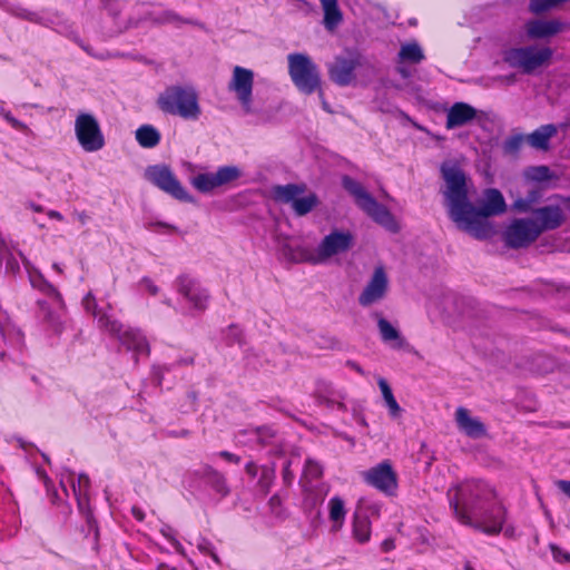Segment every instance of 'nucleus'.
Here are the masks:
<instances>
[{"label":"nucleus","mask_w":570,"mask_h":570,"mask_svg":"<svg viewBox=\"0 0 570 570\" xmlns=\"http://www.w3.org/2000/svg\"><path fill=\"white\" fill-rule=\"evenodd\" d=\"M150 226L164 227V228H167V229H169V230H174V229H175V227H174V226H171V225H169V224H167V223H161V222L153 223V224H150Z\"/></svg>","instance_id":"nucleus-63"},{"label":"nucleus","mask_w":570,"mask_h":570,"mask_svg":"<svg viewBox=\"0 0 570 570\" xmlns=\"http://www.w3.org/2000/svg\"><path fill=\"white\" fill-rule=\"evenodd\" d=\"M175 287L190 312L203 313L209 303V293L202 284L188 276H178Z\"/></svg>","instance_id":"nucleus-12"},{"label":"nucleus","mask_w":570,"mask_h":570,"mask_svg":"<svg viewBox=\"0 0 570 570\" xmlns=\"http://www.w3.org/2000/svg\"><path fill=\"white\" fill-rule=\"evenodd\" d=\"M397 57L400 62L409 63H420L425 58L421 46L416 41L403 43Z\"/></svg>","instance_id":"nucleus-31"},{"label":"nucleus","mask_w":570,"mask_h":570,"mask_svg":"<svg viewBox=\"0 0 570 570\" xmlns=\"http://www.w3.org/2000/svg\"><path fill=\"white\" fill-rule=\"evenodd\" d=\"M455 423L459 430L471 439H480L487 434L485 425L480 419L472 416L465 407L456 409Z\"/></svg>","instance_id":"nucleus-19"},{"label":"nucleus","mask_w":570,"mask_h":570,"mask_svg":"<svg viewBox=\"0 0 570 570\" xmlns=\"http://www.w3.org/2000/svg\"><path fill=\"white\" fill-rule=\"evenodd\" d=\"M523 140H525V137L522 135H515L508 138L503 145L504 151L509 154L517 153L520 149Z\"/></svg>","instance_id":"nucleus-43"},{"label":"nucleus","mask_w":570,"mask_h":570,"mask_svg":"<svg viewBox=\"0 0 570 570\" xmlns=\"http://www.w3.org/2000/svg\"><path fill=\"white\" fill-rule=\"evenodd\" d=\"M558 489L564 493L568 498H570V481L568 480H558L556 482Z\"/></svg>","instance_id":"nucleus-52"},{"label":"nucleus","mask_w":570,"mask_h":570,"mask_svg":"<svg viewBox=\"0 0 570 570\" xmlns=\"http://www.w3.org/2000/svg\"><path fill=\"white\" fill-rule=\"evenodd\" d=\"M99 327L117 337L121 345L135 353L136 357L149 354L148 341L140 330L132 327L124 328L121 323L109 315L99 317Z\"/></svg>","instance_id":"nucleus-8"},{"label":"nucleus","mask_w":570,"mask_h":570,"mask_svg":"<svg viewBox=\"0 0 570 570\" xmlns=\"http://www.w3.org/2000/svg\"><path fill=\"white\" fill-rule=\"evenodd\" d=\"M551 552H552L553 559L556 561H558L559 563L570 562V553L569 552H567L556 546L551 547Z\"/></svg>","instance_id":"nucleus-47"},{"label":"nucleus","mask_w":570,"mask_h":570,"mask_svg":"<svg viewBox=\"0 0 570 570\" xmlns=\"http://www.w3.org/2000/svg\"><path fill=\"white\" fill-rule=\"evenodd\" d=\"M145 178L177 200L186 203L194 202L193 196L189 195L173 170L166 165L148 166L145 170Z\"/></svg>","instance_id":"nucleus-11"},{"label":"nucleus","mask_w":570,"mask_h":570,"mask_svg":"<svg viewBox=\"0 0 570 570\" xmlns=\"http://www.w3.org/2000/svg\"><path fill=\"white\" fill-rule=\"evenodd\" d=\"M324 11V27L333 31L343 20V13L338 8L337 0H320Z\"/></svg>","instance_id":"nucleus-25"},{"label":"nucleus","mask_w":570,"mask_h":570,"mask_svg":"<svg viewBox=\"0 0 570 570\" xmlns=\"http://www.w3.org/2000/svg\"><path fill=\"white\" fill-rule=\"evenodd\" d=\"M219 456L229 461V462H234V463H239L240 462V458L228 452V451H222L219 452Z\"/></svg>","instance_id":"nucleus-54"},{"label":"nucleus","mask_w":570,"mask_h":570,"mask_svg":"<svg viewBox=\"0 0 570 570\" xmlns=\"http://www.w3.org/2000/svg\"><path fill=\"white\" fill-rule=\"evenodd\" d=\"M135 138L142 148H154L161 139V135L153 125H141L135 132Z\"/></svg>","instance_id":"nucleus-28"},{"label":"nucleus","mask_w":570,"mask_h":570,"mask_svg":"<svg viewBox=\"0 0 570 570\" xmlns=\"http://www.w3.org/2000/svg\"><path fill=\"white\" fill-rule=\"evenodd\" d=\"M140 284L150 295L155 296L159 292L157 285H155L154 282L149 277H144L141 279Z\"/></svg>","instance_id":"nucleus-49"},{"label":"nucleus","mask_w":570,"mask_h":570,"mask_svg":"<svg viewBox=\"0 0 570 570\" xmlns=\"http://www.w3.org/2000/svg\"><path fill=\"white\" fill-rule=\"evenodd\" d=\"M272 191L275 200L293 205L296 197L305 191V186L297 184L278 185Z\"/></svg>","instance_id":"nucleus-27"},{"label":"nucleus","mask_w":570,"mask_h":570,"mask_svg":"<svg viewBox=\"0 0 570 570\" xmlns=\"http://www.w3.org/2000/svg\"><path fill=\"white\" fill-rule=\"evenodd\" d=\"M191 184L200 193H209L220 187L215 173L198 174L193 178Z\"/></svg>","instance_id":"nucleus-34"},{"label":"nucleus","mask_w":570,"mask_h":570,"mask_svg":"<svg viewBox=\"0 0 570 570\" xmlns=\"http://www.w3.org/2000/svg\"><path fill=\"white\" fill-rule=\"evenodd\" d=\"M343 187L354 197L357 206L364 210L374 222L390 232H397L399 225L390 210L379 204L355 179L344 176Z\"/></svg>","instance_id":"nucleus-6"},{"label":"nucleus","mask_w":570,"mask_h":570,"mask_svg":"<svg viewBox=\"0 0 570 570\" xmlns=\"http://www.w3.org/2000/svg\"><path fill=\"white\" fill-rule=\"evenodd\" d=\"M195 546L202 554L210 557L215 566H220L218 556L215 551V547L209 540L203 537H198L196 539Z\"/></svg>","instance_id":"nucleus-37"},{"label":"nucleus","mask_w":570,"mask_h":570,"mask_svg":"<svg viewBox=\"0 0 570 570\" xmlns=\"http://www.w3.org/2000/svg\"><path fill=\"white\" fill-rule=\"evenodd\" d=\"M380 336L385 344L396 350H402L406 345L405 338L400 331L393 326L387 320L380 317L377 321Z\"/></svg>","instance_id":"nucleus-24"},{"label":"nucleus","mask_w":570,"mask_h":570,"mask_svg":"<svg viewBox=\"0 0 570 570\" xmlns=\"http://www.w3.org/2000/svg\"><path fill=\"white\" fill-rule=\"evenodd\" d=\"M394 547H395L394 540H392V539H386L382 542V550L385 552L391 551L392 549H394Z\"/></svg>","instance_id":"nucleus-59"},{"label":"nucleus","mask_w":570,"mask_h":570,"mask_svg":"<svg viewBox=\"0 0 570 570\" xmlns=\"http://www.w3.org/2000/svg\"><path fill=\"white\" fill-rule=\"evenodd\" d=\"M354 237L348 230L335 229L326 235L318 246L305 256V261L323 264L334 256L346 253L353 246Z\"/></svg>","instance_id":"nucleus-9"},{"label":"nucleus","mask_w":570,"mask_h":570,"mask_svg":"<svg viewBox=\"0 0 570 570\" xmlns=\"http://www.w3.org/2000/svg\"><path fill=\"white\" fill-rule=\"evenodd\" d=\"M18 255L22 259V263L28 272L31 286L49 296L52 301L51 304L46 301L39 302V317L47 324L49 330L56 334H59L62 331L65 323V311L60 293L43 277L40 272L30 265V262L21 252H18Z\"/></svg>","instance_id":"nucleus-3"},{"label":"nucleus","mask_w":570,"mask_h":570,"mask_svg":"<svg viewBox=\"0 0 570 570\" xmlns=\"http://www.w3.org/2000/svg\"><path fill=\"white\" fill-rule=\"evenodd\" d=\"M82 304H83L86 311L92 313V315L97 318L98 322H99L100 316L107 315L106 313H102L101 311L97 309V303L91 293H88L86 295V297L82 301Z\"/></svg>","instance_id":"nucleus-44"},{"label":"nucleus","mask_w":570,"mask_h":570,"mask_svg":"<svg viewBox=\"0 0 570 570\" xmlns=\"http://www.w3.org/2000/svg\"><path fill=\"white\" fill-rule=\"evenodd\" d=\"M75 41L81 47V49L83 51H86L89 56L91 57H95V58H98V59H106L108 56L104 55V53H97L94 51V49L89 46V45H86L81 39H79L78 37L75 38Z\"/></svg>","instance_id":"nucleus-48"},{"label":"nucleus","mask_w":570,"mask_h":570,"mask_svg":"<svg viewBox=\"0 0 570 570\" xmlns=\"http://www.w3.org/2000/svg\"><path fill=\"white\" fill-rule=\"evenodd\" d=\"M566 24L558 19H534L525 24L527 35L531 39H543L558 35Z\"/></svg>","instance_id":"nucleus-20"},{"label":"nucleus","mask_w":570,"mask_h":570,"mask_svg":"<svg viewBox=\"0 0 570 570\" xmlns=\"http://www.w3.org/2000/svg\"><path fill=\"white\" fill-rule=\"evenodd\" d=\"M475 116L476 110L472 106L465 102H455L448 111L446 128L462 127L472 121Z\"/></svg>","instance_id":"nucleus-22"},{"label":"nucleus","mask_w":570,"mask_h":570,"mask_svg":"<svg viewBox=\"0 0 570 570\" xmlns=\"http://www.w3.org/2000/svg\"><path fill=\"white\" fill-rule=\"evenodd\" d=\"M246 473L252 478H255L258 472V468L254 462H248L245 466Z\"/></svg>","instance_id":"nucleus-57"},{"label":"nucleus","mask_w":570,"mask_h":570,"mask_svg":"<svg viewBox=\"0 0 570 570\" xmlns=\"http://www.w3.org/2000/svg\"><path fill=\"white\" fill-rule=\"evenodd\" d=\"M199 97L191 86L168 87L158 98L159 108L186 120H198L202 115Z\"/></svg>","instance_id":"nucleus-4"},{"label":"nucleus","mask_w":570,"mask_h":570,"mask_svg":"<svg viewBox=\"0 0 570 570\" xmlns=\"http://www.w3.org/2000/svg\"><path fill=\"white\" fill-rule=\"evenodd\" d=\"M27 207L37 213L43 212V207L41 205L35 204V203H29L27 205Z\"/></svg>","instance_id":"nucleus-62"},{"label":"nucleus","mask_w":570,"mask_h":570,"mask_svg":"<svg viewBox=\"0 0 570 570\" xmlns=\"http://www.w3.org/2000/svg\"><path fill=\"white\" fill-rule=\"evenodd\" d=\"M0 115L3 117V119L16 130H19L26 135H30L31 130L30 128L19 119L12 116V114L4 108L0 109Z\"/></svg>","instance_id":"nucleus-40"},{"label":"nucleus","mask_w":570,"mask_h":570,"mask_svg":"<svg viewBox=\"0 0 570 570\" xmlns=\"http://www.w3.org/2000/svg\"><path fill=\"white\" fill-rule=\"evenodd\" d=\"M160 532L173 544V547L178 552H181V546L178 542V540L176 539L174 530L170 527H168V525L163 527Z\"/></svg>","instance_id":"nucleus-45"},{"label":"nucleus","mask_w":570,"mask_h":570,"mask_svg":"<svg viewBox=\"0 0 570 570\" xmlns=\"http://www.w3.org/2000/svg\"><path fill=\"white\" fill-rule=\"evenodd\" d=\"M287 62L289 77L301 92L312 95L320 90L322 80L318 68L307 55L289 53Z\"/></svg>","instance_id":"nucleus-7"},{"label":"nucleus","mask_w":570,"mask_h":570,"mask_svg":"<svg viewBox=\"0 0 570 570\" xmlns=\"http://www.w3.org/2000/svg\"><path fill=\"white\" fill-rule=\"evenodd\" d=\"M202 473L206 483L209 484L218 494L225 497L229 493L226 479L222 473L210 466L203 468Z\"/></svg>","instance_id":"nucleus-30"},{"label":"nucleus","mask_w":570,"mask_h":570,"mask_svg":"<svg viewBox=\"0 0 570 570\" xmlns=\"http://www.w3.org/2000/svg\"><path fill=\"white\" fill-rule=\"evenodd\" d=\"M557 134L558 126L553 124L542 125L525 136V140L534 149L548 150L550 148V139Z\"/></svg>","instance_id":"nucleus-23"},{"label":"nucleus","mask_w":570,"mask_h":570,"mask_svg":"<svg viewBox=\"0 0 570 570\" xmlns=\"http://www.w3.org/2000/svg\"><path fill=\"white\" fill-rule=\"evenodd\" d=\"M253 86L254 72L250 69L235 66L228 89L235 94L245 114L252 112Z\"/></svg>","instance_id":"nucleus-15"},{"label":"nucleus","mask_w":570,"mask_h":570,"mask_svg":"<svg viewBox=\"0 0 570 570\" xmlns=\"http://www.w3.org/2000/svg\"><path fill=\"white\" fill-rule=\"evenodd\" d=\"M16 14L29 21H37V14L26 9H19Z\"/></svg>","instance_id":"nucleus-53"},{"label":"nucleus","mask_w":570,"mask_h":570,"mask_svg":"<svg viewBox=\"0 0 570 570\" xmlns=\"http://www.w3.org/2000/svg\"><path fill=\"white\" fill-rule=\"evenodd\" d=\"M322 466L318 462L308 459L304 466V476L309 480H316L322 475Z\"/></svg>","instance_id":"nucleus-42"},{"label":"nucleus","mask_w":570,"mask_h":570,"mask_svg":"<svg viewBox=\"0 0 570 570\" xmlns=\"http://www.w3.org/2000/svg\"><path fill=\"white\" fill-rule=\"evenodd\" d=\"M274 479H275V469L273 466H267V465L262 466L258 485L265 493H267L269 491Z\"/></svg>","instance_id":"nucleus-39"},{"label":"nucleus","mask_w":570,"mask_h":570,"mask_svg":"<svg viewBox=\"0 0 570 570\" xmlns=\"http://www.w3.org/2000/svg\"><path fill=\"white\" fill-rule=\"evenodd\" d=\"M397 71L402 75L403 78L410 77V71L405 67H399Z\"/></svg>","instance_id":"nucleus-64"},{"label":"nucleus","mask_w":570,"mask_h":570,"mask_svg":"<svg viewBox=\"0 0 570 570\" xmlns=\"http://www.w3.org/2000/svg\"><path fill=\"white\" fill-rule=\"evenodd\" d=\"M75 135L86 153H96L104 148L105 136L97 118L89 112H79L75 119Z\"/></svg>","instance_id":"nucleus-10"},{"label":"nucleus","mask_w":570,"mask_h":570,"mask_svg":"<svg viewBox=\"0 0 570 570\" xmlns=\"http://www.w3.org/2000/svg\"><path fill=\"white\" fill-rule=\"evenodd\" d=\"M358 65V57L353 53L335 57L334 61L327 65L331 80L338 86H348L355 78L354 71Z\"/></svg>","instance_id":"nucleus-17"},{"label":"nucleus","mask_w":570,"mask_h":570,"mask_svg":"<svg viewBox=\"0 0 570 570\" xmlns=\"http://www.w3.org/2000/svg\"><path fill=\"white\" fill-rule=\"evenodd\" d=\"M315 399L320 404H325L328 407L337 406L340 410H345L343 403L344 394L335 390L330 382L318 381L314 391Z\"/></svg>","instance_id":"nucleus-21"},{"label":"nucleus","mask_w":570,"mask_h":570,"mask_svg":"<svg viewBox=\"0 0 570 570\" xmlns=\"http://www.w3.org/2000/svg\"><path fill=\"white\" fill-rule=\"evenodd\" d=\"M553 51L544 46H521L512 47L503 52V60L511 68L524 75H532L537 70L549 65Z\"/></svg>","instance_id":"nucleus-5"},{"label":"nucleus","mask_w":570,"mask_h":570,"mask_svg":"<svg viewBox=\"0 0 570 570\" xmlns=\"http://www.w3.org/2000/svg\"><path fill=\"white\" fill-rule=\"evenodd\" d=\"M77 218L82 225H85L88 222L89 216L85 212H81L77 213Z\"/></svg>","instance_id":"nucleus-61"},{"label":"nucleus","mask_w":570,"mask_h":570,"mask_svg":"<svg viewBox=\"0 0 570 570\" xmlns=\"http://www.w3.org/2000/svg\"><path fill=\"white\" fill-rule=\"evenodd\" d=\"M131 513L137 521H142L145 519V513L139 507H132Z\"/></svg>","instance_id":"nucleus-58"},{"label":"nucleus","mask_w":570,"mask_h":570,"mask_svg":"<svg viewBox=\"0 0 570 570\" xmlns=\"http://www.w3.org/2000/svg\"><path fill=\"white\" fill-rule=\"evenodd\" d=\"M534 198L532 199H523V198H519L517 199L514 203H513V207L519 210V212H528L530 209V204L531 202L533 200Z\"/></svg>","instance_id":"nucleus-51"},{"label":"nucleus","mask_w":570,"mask_h":570,"mask_svg":"<svg viewBox=\"0 0 570 570\" xmlns=\"http://www.w3.org/2000/svg\"><path fill=\"white\" fill-rule=\"evenodd\" d=\"M47 215L52 218V219H57V220H63V216L61 215V213L57 212V210H48Z\"/></svg>","instance_id":"nucleus-60"},{"label":"nucleus","mask_w":570,"mask_h":570,"mask_svg":"<svg viewBox=\"0 0 570 570\" xmlns=\"http://www.w3.org/2000/svg\"><path fill=\"white\" fill-rule=\"evenodd\" d=\"M289 466H291V463L287 462L285 464L284 469H283V479H284V482L287 483V484H289L293 481V478H294L292 472H291Z\"/></svg>","instance_id":"nucleus-56"},{"label":"nucleus","mask_w":570,"mask_h":570,"mask_svg":"<svg viewBox=\"0 0 570 570\" xmlns=\"http://www.w3.org/2000/svg\"><path fill=\"white\" fill-rule=\"evenodd\" d=\"M441 170L446 184L444 196L451 219L478 239L490 237L492 227L487 218L503 214L507 208L501 191L495 188L485 189L480 207H475L468 199L463 171L453 165H443Z\"/></svg>","instance_id":"nucleus-1"},{"label":"nucleus","mask_w":570,"mask_h":570,"mask_svg":"<svg viewBox=\"0 0 570 570\" xmlns=\"http://www.w3.org/2000/svg\"><path fill=\"white\" fill-rule=\"evenodd\" d=\"M227 337L230 341V343L240 342L242 330L235 325L230 326L228 328Z\"/></svg>","instance_id":"nucleus-50"},{"label":"nucleus","mask_w":570,"mask_h":570,"mask_svg":"<svg viewBox=\"0 0 570 570\" xmlns=\"http://www.w3.org/2000/svg\"><path fill=\"white\" fill-rule=\"evenodd\" d=\"M448 499L460 523L488 534H497L502 530L507 511L489 482L481 479L464 480L448 490Z\"/></svg>","instance_id":"nucleus-2"},{"label":"nucleus","mask_w":570,"mask_h":570,"mask_svg":"<svg viewBox=\"0 0 570 570\" xmlns=\"http://www.w3.org/2000/svg\"><path fill=\"white\" fill-rule=\"evenodd\" d=\"M6 259V269L12 274L17 273L20 269L19 263L17 258L13 256L11 248L9 249V254L3 258Z\"/></svg>","instance_id":"nucleus-46"},{"label":"nucleus","mask_w":570,"mask_h":570,"mask_svg":"<svg viewBox=\"0 0 570 570\" xmlns=\"http://www.w3.org/2000/svg\"><path fill=\"white\" fill-rule=\"evenodd\" d=\"M317 205V197L314 194H309L304 197L297 196L292 205L293 210L298 216L308 214Z\"/></svg>","instance_id":"nucleus-35"},{"label":"nucleus","mask_w":570,"mask_h":570,"mask_svg":"<svg viewBox=\"0 0 570 570\" xmlns=\"http://www.w3.org/2000/svg\"><path fill=\"white\" fill-rule=\"evenodd\" d=\"M525 177L532 181H546L551 178V174L547 166H537L528 168L525 170Z\"/></svg>","instance_id":"nucleus-38"},{"label":"nucleus","mask_w":570,"mask_h":570,"mask_svg":"<svg viewBox=\"0 0 570 570\" xmlns=\"http://www.w3.org/2000/svg\"><path fill=\"white\" fill-rule=\"evenodd\" d=\"M537 227L540 229V235L546 230H553L559 228L566 220V216L559 206H543L533 212V218Z\"/></svg>","instance_id":"nucleus-18"},{"label":"nucleus","mask_w":570,"mask_h":570,"mask_svg":"<svg viewBox=\"0 0 570 570\" xmlns=\"http://www.w3.org/2000/svg\"><path fill=\"white\" fill-rule=\"evenodd\" d=\"M215 174L219 186L229 184L240 177V170L236 166L219 167Z\"/></svg>","instance_id":"nucleus-36"},{"label":"nucleus","mask_w":570,"mask_h":570,"mask_svg":"<svg viewBox=\"0 0 570 570\" xmlns=\"http://www.w3.org/2000/svg\"><path fill=\"white\" fill-rule=\"evenodd\" d=\"M163 21L176 23V22H180L183 20L180 18H178V16L176 13H174L171 11H166L164 13Z\"/></svg>","instance_id":"nucleus-55"},{"label":"nucleus","mask_w":570,"mask_h":570,"mask_svg":"<svg viewBox=\"0 0 570 570\" xmlns=\"http://www.w3.org/2000/svg\"><path fill=\"white\" fill-rule=\"evenodd\" d=\"M328 510H330V520L333 522L332 529L334 531L340 530L343 527L346 510L344 505V501L334 497L328 501Z\"/></svg>","instance_id":"nucleus-32"},{"label":"nucleus","mask_w":570,"mask_h":570,"mask_svg":"<svg viewBox=\"0 0 570 570\" xmlns=\"http://www.w3.org/2000/svg\"><path fill=\"white\" fill-rule=\"evenodd\" d=\"M540 236V229L532 218H518L504 232L505 244L511 248H523Z\"/></svg>","instance_id":"nucleus-14"},{"label":"nucleus","mask_w":570,"mask_h":570,"mask_svg":"<svg viewBox=\"0 0 570 570\" xmlns=\"http://www.w3.org/2000/svg\"><path fill=\"white\" fill-rule=\"evenodd\" d=\"M70 488L78 501L79 508L82 510L88 504V491L90 480L86 474H79L75 478L73 474L69 475Z\"/></svg>","instance_id":"nucleus-26"},{"label":"nucleus","mask_w":570,"mask_h":570,"mask_svg":"<svg viewBox=\"0 0 570 570\" xmlns=\"http://www.w3.org/2000/svg\"><path fill=\"white\" fill-rule=\"evenodd\" d=\"M389 291V277L383 266L375 267L370 281L358 296L360 305L367 307L382 301Z\"/></svg>","instance_id":"nucleus-16"},{"label":"nucleus","mask_w":570,"mask_h":570,"mask_svg":"<svg viewBox=\"0 0 570 570\" xmlns=\"http://www.w3.org/2000/svg\"><path fill=\"white\" fill-rule=\"evenodd\" d=\"M353 535L360 543H365L371 538V521L365 513L356 511L353 519Z\"/></svg>","instance_id":"nucleus-29"},{"label":"nucleus","mask_w":570,"mask_h":570,"mask_svg":"<svg viewBox=\"0 0 570 570\" xmlns=\"http://www.w3.org/2000/svg\"><path fill=\"white\" fill-rule=\"evenodd\" d=\"M379 387L382 392V396L384 399V402L389 409V413L392 417H399L402 413V409L399 405L397 401L395 400L392 389L390 387L389 383L385 379L380 377L377 380Z\"/></svg>","instance_id":"nucleus-33"},{"label":"nucleus","mask_w":570,"mask_h":570,"mask_svg":"<svg viewBox=\"0 0 570 570\" xmlns=\"http://www.w3.org/2000/svg\"><path fill=\"white\" fill-rule=\"evenodd\" d=\"M362 478L366 484L386 495H394L397 490V474L389 460L363 471Z\"/></svg>","instance_id":"nucleus-13"},{"label":"nucleus","mask_w":570,"mask_h":570,"mask_svg":"<svg viewBox=\"0 0 570 570\" xmlns=\"http://www.w3.org/2000/svg\"><path fill=\"white\" fill-rule=\"evenodd\" d=\"M250 441H255L259 445L269 443V440L274 436V432L269 428H259L249 432Z\"/></svg>","instance_id":"nucleus-41"}]
</instances>
